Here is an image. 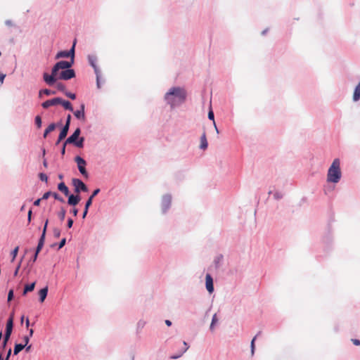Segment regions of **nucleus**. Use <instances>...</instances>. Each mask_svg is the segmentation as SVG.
<instances>
[{
  "label": "nucleus",
  "mask_w": 360,
  "mask_h": 360,
  "mask_svg": "<svg viewBox=\"0 0 360 360\" xmlns=\"http://www.w3.org/2000/svg\"><path fill=\"white\" fill-rule=\"evenodd\" d=\"M74 63V59H71V61L61 60L58 62L52 68L51 75H49L48 73H44L43 77L44 82L49 86L53 85L56 79L58 71L60 70H64L70 68Z\"/></svg>",
  "instance_id": "obj_1"
},
{
  "label": "nucleus",
  "mask_w": 360,
  "mask_h": 360,
  "mask_svg": "<svg viewBox=\"0 0 360 360\" xmlns=\"http://www.w3.org/2000/svg\"><path fill=\"white\" fill-rule=\"evenodd\" d=\"M186 91L179 87L172 88L165 95V99L172 106H174L176 102L183 103L186 99Z\"/></svg>",
  "instance_id": "obj_2"
},
{
  "label": "nucleus",
  "mask_w": 360,
  "mask_h": 360,
  "mask_svg": "<svg viewBox=\"0 0 360 360\" xmlns=\"http://www.w3.org/2000/svg\"><path fill=\"white\" fill-rule=\"evenodd\" d=\"M340 162V160L335 159L328 169L327 174V181L332 183H338L341 178Z\"/></svg>",
  "instance_id": "obj_3"
},
{
  "label": "nucleus",
  "mask_w": 360,
  "mask_h": 360,
  "mask_svg": "<svg viewBox=\"0 0 360 360\" xmlns=\"http://www.w3.org/2000/svg\"><path fill=\"white\" fill-rule=\"evenodd\" d=\"M13 319H14V314H13V313H11L10 314V316L6 323V332H5L4 340V347L6 346V345L11 335L13 327Z\"/></svg>",
  "instance_id": "obj_4"
},
{
  "label": "nucleus",
  "mask_w": 360,
  "mask_h": 360,
  "mask_svg": "<svg viewBox=\"0 0 360 360\" xmlns=\"http://www.w3.org/2000/svg\"><path fill=\"white\" fill-rule=\"evenodd\" d=\"M75 77V73L74 70L68 68L66 70H62L59 75H57V79L68 80Z\"/></svg>",
  "instance_id": "obj_5"
},
{
  "label": "nucleus",
  "mask_w": 360,
  "mask_h": 360,
  "mask_svg": "<svg viewBox=\"0 0 360 360\" xmlns=\"http://www.w3.org/2000/svg\"><path fill=\"white\" fill-rule=\"evenodd\" d=\"M75 160L77 164V167H78V169H79V171L80 172V173L85 177H87L88 173L85 169V167L86 165V161L79 156H77L75 158Z\"/></svg>",
  "instance_id": "obj_6"
},
{
  "label": "nucleus",
  "mask_w": 360,
  "mask_h": 360,
  "mask_svg": "<svg viewBox=\"0 0 360 360\" xmlns=\"http://www.w3.org/2000/svg\"><path fill=\"white\" fill-rule=\"evenodd\" d=\"M72 184L75 186V193H79L81 191L84 192H86L88 191L87 186L80 179H73Z\"/></svg>",
  "instance_id": "obj_7"
},
{
  "label": "nucleus",
  "mask_w": 360,
  "mask_h": 360,
  "mask_svg": "<svg viewBox=\"0 0 360 360\" xmlns=\"http://www.w3.org/2000/svg\"><path fill=\"white\" fill-rule=\"evenodd\" d=\"M75 42L74 43L72 47L71 48V49L70 51H60L58 52L56 56V59H58L60 58H68V57H71V59H74V56H75Z\"/></svg>",
  "instance_id": "obj_8"
},
{
  "label": "nucleus",
  "mask_w": 360,
  "mask_h": 360,
  "mask_svg": "<svg viewBox=\"0 0 360 360\" xmlns=\"http://www.w3.org/2000/svg\"><path fill=\"white\" fill-rule=\"evenodd\" d=\"M80 133H81L80 129L79 128L76 129V130L74 131V133L66 139V141L65 142V145H66L68 143H75V141L78 139Z\"/></svg>",
  "instance_id": "obj_9"
},
{
  "label": "nucleus",
  "mask_w": 360,
  "mask_h": 360,
  "mask_svg": "<svg viewBox=\"0 0 360 360\" xmlns=\"http://www.w3.org/2000/svg\"><path fill=\"white\" fill-rule=\"evenodd\" d=\"M60 101V98H54L50 100H47L44 102L41 105L44 108H48L50 106L58 105Z\"/></svg>",
  "instance_id": "obj_10"
},
{
  "label": "nucleus",
  "mask_w": 360,
  "mask_h": 360,
  "mask_svg": "<svg viewBox=\"0 0 360 360\" xmlns=\"http://www.w3.org/2000/svg\"><path fill=\"white\" fill-rule=\"evenodd\" d=\"M206 288L210 293L214 291L213 280L210 274H207L205 277Z\"/></svg>",
  "instance_id": "obj_11"
},
{
  "label": "nucleus",
  "mask_w": 360,
  "mask_h": 360,
  "mask_svg": "<svg viewBox=\"0 0 360 360\" xmlns=\"http://www.w3.org/2000/svg\"><path fill=\"white\" fill-rule=\"evenodd\" d=\"M91 65L94 68L95 73L96 75L97 86L98 88H101V71L93 60L91 61Z\"/></svg>",
  "instance_id": "obj_12"
},
{
  "label": "nucleus",
  "mask_w": 360,
  "mask_h": 360,
  "mask_svg": "<svg viewBox=\"0 0 360 360\" xmlns=\"http://www.w3.org/2000/svg\"><path fill=\"white\" fill-rule=\"evenodd\" d=\"M68 130H69L68 126L63 127V128L62 129V130L59 134L58 139L56 142V144H58L63 139L65 138V136L68 134Z\"/></svg>",
  "instance_id": "obj_13"
},
{
  "label": "nucleus",
  "mask_w": 360,
  "mask_h": 360,
  "mask_svg": "<svg viewBox=\"0 0 360 360\" xmlns=\"http://www.w3.org/2000/svg\"><path fill=\"white\" fill-rule=\"evenodd\" d=\"M80 201V197L79 195H70L68 198V204L70 205H76Z\"/></svg>",
  "instance_id": "obj_14"
},
{
  "label": "nucleus",
  "mask_w": 360,
  "mask_h": 360,
  "mask_svg": "<svg viewBox=\"0 0 360 360\" xmlns=\"http://www.w3.org/2000/svg\"><path fill=\"white\" fill-rule=\"evenodd\" d=\"M48 293V287L46 286L45 288L41 289L39 291V301L41 302H44L45 300Z\"/></svg>",
  "instance_id": "obj_15"
},
{
  "label": "nucleus",
  "mask_w": 360,
  "mask_h": 360,
  "mask_svg": "<svg viewBox=\"0 0 360 360\" xmlns=\"http://www.w3.org/2000/svg\"><path fill=\"white\" fill-rule=\"evenodd\" d=\"M207 145L208 144H207V138H206V134H205V132H203V134H202V136L200 137V148L201 149L205 150L207 148Z\"/></svg>",
  "instance_id": "obj_16"
},
{
  "label": "nucleus",
  "mask_w": 360,
  "mask_h": 360,
  "mask_svg": "<svg viewBox=\"0 0 360 360\" xmlns=\"http://www.w3.org/2000/svg\"><path fill=\"white\" fill-rule=\"evenodd\" d=\"M75 116L78 119H82L84 120L85 115H84V105H81V110H77L74 112Z\"/></svg>",
  "instance_id": "obj_17"
},
{
  "label": "nucleus",
  "mask_w": 360,
  "mask_h": 360,
  "mask_svg": "<svg viewBox=\"0 0 360 360\" xmlns=\"http://www.w3.org/2000/svg\"><path fill=\"white\" fill-rule=\"evenodd\" d=\"M58 188L65 195L68 196L69 195V189H68V186L63 182H61L58 184Z\"/></svg>",
  "instance_id": "obj_18"
},
{
  "label": "nucleus",
  "mask_w": 360,
  "mask_h": 360,
  "mask_svg": "<svg viewBox=\"0 0 360 360\" xmlns=\"http://www.w3.org/2000/svg\"><path fill=\"white\" fill-rule=\"evenodd\" d=\"M360 99V81L357 86L355 87L354 94H353V100L354 101H357Z\"/></svg>",
  "instance_id": "obj_19"
},
{
  "label": "nucleus",
  "mask_w": 360,
  "mask_h": 360,
  "mask_svg": "<svg viewBox=\"0 0 360 360\" xmlns=\"http://www.w3.org/2000/svg\"><path fill=\"white\" fill-rule=\"evenodd\" d=\"M60 101L61 102H60L59 104L62 105L65 109L73 111V108L70 102L68 101L63 100L62 98H60Z\"/></svg>",
  "instance_id": "obj_20"
},
{
  "label": "nucleus",
  "mask_w": 360,
  "mask_h": 360,
  "mask_svg": "<svg viewBox=\"0 0 360 360\" xmlns=\"http://www.w3.org/2000/svg\"><path fill=\"white\" fill-rule=\"evenodd\" d=\"M35 282H33L31 284L25 285L23 290V295H25L28 292H31L34 289Z\"/></svg>",
  "instance_id": "obj_21"
},
{
  "label": "nucleus",
  "mask_w": 360,
  "mask_h": 360,
  "mask_svg": "<svg viewBox=\"0 0 360 360\" xmlns=\"http://www.w3.org/2000/svg\"><path fill=\"white\" fill-rule=\"evenodd\" d=\"M162 204L165 207V210L167 209L171 204V197L169 195H166L163 197Z\"/></svg>",
  "instance_id": "obj_22"
},
{
  "label": "nucleus",
  "mask_w": 360,
  "mask_h": 360,
  "mask_svg": "<svg viewBox=\"0 0 360 360\" xmlns=\"http://www.w3.org/2000/svg\"><path fill=\"white\" fill-rule=\"evenodd\" d=\"M44 240H45V237L41 236V238L39 240V243H38V245L36 249V252H37V254H39V252L42 249L44 244Z\"/></svg>",
  "instance_id": "obj_23"
},
{
  "label": "nucleus",
  "mask_w": 360,
  "mask_h": 360,
  "mask_svg": "<svg viewBox=\"0 0 360 360\" xmlns=\"http://www.w3.org/2000/svg\"><path fill=\"white\" fill-rule=\"evenodd\" d=\"M25 347V345L22 344H16L14 347L13 353L15 355H17L20 351H22Z\"/></svg>",
  "instance_id": "obj_24"
},
{
  "label": "nucleus",
  "mask_w": 360,
  "mask_h": 360,
  "mask_svg": "<svg viewBox=\"0 0 360 360\" xmlns=\"http://www.w3.org/2000/svg\"><path fill=\"white\" fill-rule=\"evenodd\" d=\"M218 321H219V319L217 318V314H215L213 316V317H212V322H211V324H210V329L211 331H214V326L218 323Z\"/></svg>",
  "instance_id": "obj_25"
},
{
  "label": "nucleus",
  "mask_w": 360,
  "mask_h": 360,
  "mask_svg": "<svg viewBox=\"0 0 360 360\" xmlns=\"http://www.w3.org/2000/svg\"><path fill=\"white\" fill-rule=\"evenodd\" d=\"M55 128H56L55 124L52 123V124H49V127L44 131V137L46 138L48 134L51 132L52 131H53L55 129Z\"/></svg>",
  "instance_id": "obj_26"
},
{
  "label": "nucleus",
  "mask_w": 360,
  "mask_h": 360,
  "mask_svg": "<svg viewBox=\"0 0 360 360\" xmlns=\"http://www.w3.org/2000/svg\"><path fill=\"white\" fill-rule=\"evenodd\" d=\"M260 333H261V332H259V333H258V334H257L256 336H255V337L253 338V339L252 340V341H251L250 347H251V354H252V356H253V355H254V354H255V340H256V338H257V335H258L259 334H260Z\"/></svg>",
  "instance_id": "obj_27"
},
{
  "label": "nucleus",
  "mask_w": 360,
  "mask_h": 360,
  "mask_svg": "<svg viewBox=\"0 0 360 360\" xmlns=\"http://www.w3.org/2000/svg\"><path fill=\"white\" fill-rule=\"evenodd\" d=\"M43 94L46 95V96H49V95H51V94H55L56 92L46 89L41 90L39 91V96H41V94Z\"/></svg>",
  "instance_id": "obj_28"
},
{
  "label": "nucleus",
  "mask_w": 360,
  "mask_h": 360,
  "mask_svg": "<svg viewBox=\"0 0 360 360\" xmlns=\"http://www.w3.org/2000/svg\"><path fill=\"white\" fill-rule=\"evenodd\" d=\"M208 118H209L210 120H213V123H214V125L215 129H216L217 132V133H219L218 129H217V126H216V124H215V122H214V112H213V111H212V110H210L209 111V112H208Z\"/></svg>",
  "instance_id": "obj_29"
},
{
  "label": "nucleus",
  "mask_w": 360,
  "mask_h": 360,
  "mask_svg": "<svg viewBox=\"0 0 360 360\" xmlns=\"http://www.w3.org/2000/svg\"><path fill=\"white\" fill-rule=\"evenodd\" d=\"M65 213H66V211L64 208H61V210L58 212V216L61 221L64 220L65 217Z\"/></svg>",
  "instance_id": "obj_30"
},
{
  "label": "nucleus",
  "mask_w": 360,
  "mask_h": 360,
  "mask_svg": "<svg viewBox=\"0 0 360 360\" xmlns=\"http://www.w3.org/2000/svg\"><path fill=\"white\" fill-rule=\"evenodd\" d=\"M84 141V139L83 137H82L79 139V141H76L75 143H74V144L78 148H82Z\"/></svg>",
  "instance_id": "obj_31"
},
{
  "label": "nucleus",
  "mask_w": 360,
  "mask_h": 360,
  "mask_svg": "<svg viewBox=\"0 0 360 360\" xmlns=\"http://www.w3.org/2000/svg\"><path fill=\"white\" fill-rule=\"evenodd\" d=\"M35 124L38 128H40L41 126V119L39 115L36 116L35 117Z\"/></svg>",
  "instance_id": "obj_32"
},
{
  "label": "nucleus",
  "mask_w": 360,
  "mask_h": 360,
  "mask_svg": "<svg viewBox=\"0 0 360 360\" xmlns=\"http://www.w3.org/2000/svg\"><path fill=\"white\" fill-rule=\"evenodd\" d=\"M18 250H19V248L18 247H16L14 248V250L12 251L11 252V255H12V262L15 259L17 255H18Z\"/></svg>",
  "instance_id": "obj_33"
},
{
  "label": "nucleus",
  "mask_w": 360,
  "mask_h": 360,
  "mask_svg": "<svg viewBox=\"0 0 360 360\" xmlns=\"http://www.w3.org/2000/svg\"><path fill=\"white\" fill-rule=\"evenodd\" d=\"M184 348L183 351L181 352V353L179 355H178V356H173L172 357L173 359H176V358L179 357L180 356H181V354L183 353H184L185 352L187 351V349H188V345H187V343L186 342H184Z\"/></svg>",
  "instance_id": "obj_34"
},
{
  "label": "nucleus",
  "mask_w": 360,
  "mask_h": 360,
  "mask_svg": "<svg viewBox=\"0 0 360 360\" xmlns=\"http://www.w3.org/2000/svg\"><path fill=\"white\" fill-rule=\"evenodd\" d=\"M52 195L53 196V198L56 199V200H59L60 202H64V199L63 198H61L58 193H53Z\"/></svg>",
  "instance_id": "obj_35"
},
{
  "label": "nucleus",
  "mask_w": 360,
  "mask_h": 360,
  "mask_svg": "<svg viewBox=\"0 0 360 360\" xmlns=\"http://www.w3.org/2000/svg\"><path fill=\"white\" fill-rule=\"evenodd\" d=\"M53 236L55 238H59L60 236V231L59 229L55 228L53 229Z\"/></svg>",
  "instance_id": "obj_36"
},
{
  "label": "nucleus",
  "mask_w": 360,
  "mask_h": 360,
  "mask_svg": "<svg viewBox=\"0 0 360 360\" xmlns=\"http://www.w3.org/2000/svg\"><path fill=\"white\" fill-rule=\"evenodd\" d=\"M39 179L42 181H46V182L48 181V177H47L46 174H45L44 173H40L39 174Z\"/></svg>",
  "instance_id": "obj_37"
},
{
  "label": "nucleus",
  "mask_w": 360,
  "mask_h": 360,
  "mask_svg": "<svg viewBox=\"0 0 360 360\" xmlns=\"http://www.w3.org/2000/svg\"><path fill=\"white\" fill-rule=\"evenodd\" d=\"M92 201L93 196H90L86 202L85 207L89 208L91 205Z\"/></svg>",
  "instance_id": "obj_38"
},
{
  "label": "nucleus",
  "mask_w": 360,
  "mask_h": 360,
  "mask_svg": "<svg viewBox=\"0 0 360 360\" xmlns=\"http://www.w3.org/2000/svg\"><path fill=\"white\" fill-rule=\"evenodd\" d=\"M48 223H49V220L46 219V221H45V224H44V229H43V231H42V234H41V236L45 237L46 232V229H47V226H48Z\"/></svg>",
  "instance_id": "obj_39"
},
{
  "label": "nucleus",
  "mask_w": 360,
  "mask_h": 360,
  "mask_svg": "<svg viewBox=\"0 0 360 360\" xmlns=\"http://www.w3.org/2000/svg\"><path fill=\"white\" fill-rule=\"evenodd\" d=\"M13 298V290H10L8 294V302H10Z\"/></svg>",
  "instance_id": "obj_40"
},
{
  "label": "nucleus",
  "mask_w": 360,
  "mask_h": 360,
  "mask_svg": "<svg viewBox=\"0 0 360 360\" xmlns=\"http://www.w3.org/2000/svg\"><path fill=\"white\" fill-rule=\"evenodd\" d=\"M52 194H53V193H51V192H50V191L46 192V193L43 195V196H42V198H41V199H43V200H46V199H48V198H49V197L50 195H52Z\"/></svg>",
  "instance_id": "obj_41"
},
{
  "label": "nucleus",
  "mask_w": 360,
  "mask_h": 360,
  "mask_svg": "<svg viewBox=\"0 0 360 360\" xmlns=\"http://www.w3.org/2000/svg\"><path fill=\"white\" fill-rule=\"evenodd\" d=\"M65 95L69 97L70 98L74 100L76 98V95L73 93H70V92H66L65 93Z\"/></svg>",
  "instance_id": "obj_42"
},
{
  "label": "nucleus",
  "mask_w": 360,
  "mask_h": 360,
  "mask_svg": "<svg viewBox=\"0 0 360 360\" xmlns=\"http://www.w3.org/2000/svg\"><path fill=\"white\" fill-rule=\"evenodd\" d=\"M56 86H57L58 90H60L62 91H63L65 90V85L63 84L62 83H58Z\"/></svg>",
  "instance_id": "obj_43"
},
{
  "label": "nucleus",
  "mask_w": 360,
  "mask_h": 360,
  "mask_svg": "<svg viewBox=\"0 0 360 360\" xmlns=\"http://www.w3.org/2000/svg\"><path fill=\"white\" fill-rule=\"evenodd\" d=\"M65 243H66V239L63 238L59 243L58 248L59 249L62 248L65 245Z\"/></svg>",
  "instance_id": "obj_44"
},
{
  "label": "nucleus",
  "mask_w": 360,
  "mask_h": 360,
  "mask_svg": "<svg viewBox=\"0 0 360 360\" xmlns=\"http://www.w3.org/2000/svg\"><path fill=\"white\" fill-rule=\"evenodd\" d=\"M70 120H71V115H68L67 117V120H66V123H65V126H68V127H70Z\"/></svg>",
  "instance_id": "obj_45"
},
{
  "label": "nucleus",
  "mask_w": 360,
  "mask_h": 360,
  "mask_svg": "<svg viewBox=\"0 0 360 360\" xmlns=\"http://www.w3.org/2000/svg\"><path fill=\"white\" fill-rule=\"evenodd\" d=\"M29 340H30V337L29 336H25L23 338V341L25 342L23 345H25V347L27 345V344L29 342Z\"/></svg>",
  "instance_id": "obj_46"
},
{
  "label": "nucleus",
  "mask_w": 360,
  "mask_h": 360,
  "mask_svg": "<svg viewBox=\"0 0 360 360\" xmlns=\"http://www.w3.org/2000/svg\"><path fill=\"white\" fill-rule=\"evenodd\" d=\"M72 224H73V220L72 219H69L68 220V224H67L68 227L69 229H70L72 226Z\"/></svg>",
  "instance_id": "obj_47"
},
{
  "label": "nucleus",
  "mask_w": 360,
  "mask_h": 360,
  "mask_svg": "<svg viewBox=\"0 0 360 360\" xmlns=\"http://www.w3.org/2000/svg\"><path fill=\"white\" fill-rule=\"evenodd\" d=\"M100 192V189L99 188H97L96 189L93 193L91 194V196H93V198Z\"/></svg>",
  "instance_id": "obj_48"
},
{
  "label": "nucleus",
  "mask_w": 360,
  "mask_h": 360,
  "mask_svg": "<svg viewBox=\"0 0 360 360\" xmlns=\"http://www.w3.org/2000/svg\"><path fill=\"white\" fill-rule=\"evenodd\" d=\"M6 75L0 73V83L2 84L4 82Z\"/></svg>",
  "instance_id": "obj_49"
},
{
  "label": "nucleus",
  "mask_w": 360,
  "mask_h": 360,
  "mask_svg": "<svg viewBox=\"0 0 360 360\" xmlns=\"http://www.w3.org/2000/svg\"><path fill=\"white\" fill-rule=\"evenodd\" d=\"M353 343L355 345H360V340H357V339H352V340Z\"/></svg>",
  "instance_id": "obj_50"
},
{
  "label": "nucleus",
  "mask_w": 360,
  "mask_h": 360,
  "mask_svg": "<svg viewBox=\"0 0 360 360\" xmlns=\"http://www.w3.org/2000/svg\"><path fill=\"white\" fill-rule=\"evenodd\" d=\"M20 264H19L18 265V266L16 267V269H15V271H14V276H16L18 275V271H19V269H20Z\"/></svg>",
  "instance_id": "obj_51"
},
{
  "label": "nucleus",
  "mask_w": 360,
  "mask_h": 360,
  "mask_svg": "<svg viewBox=\"0 0 360 360\" xmlns=\"http://www.w3.org/2000/svg\"><path fill=\"white\" fill-rule=\"evenodd\" d=\"M88 210H89V208L84 207V211L83 212V215H82L83 218L86 217L87 212H88Z\"/></svg>",
  "instance_id": "obj_52"
},
{
  "label": "nucleus",
  "mask_w": 360,
  "mask_h": 360,
  "mask_svg": "<svg viewBox=\"0 0 360 360\" xmlns=\"http://www.w3.org/2000/svg\"><path fill=\"white\" fill-rule=\"evenodd\" d=\"M11 352H12V351H11V349H10L8 351V353H7V355H6V357L5 360H8V359H9V357H10V356H11Z\"/></svg>",
  "instance_id": "obj_53"
},
{
  "label": "nucleus",
  "mask_w": 360,
  "mask_h": 360,
  "mask_svg": "<svg viewBox=\"0 0 360 360\" xmlns=\"http://www.w3.org/2000/svg\"><path fill=\"white\" fill-rule=\"evenodd\" d=\"M41 200V199H40V198H39V199L36 200L34 202V205L35 206H39V205H40Z\"/></svg>",
  "instance_id": "obj_54"
},
{
  "label": "nucleus",
  "mask_w": 360,
  "mask_h": 360,
  "mask_svg": "<svg viewBox=\"0 0 360 360\" xmlns=\"http://www.w3.org/2000/svg\"><path fill=\"white\" fill-rule=\"evenodd\" d=\"M31 216H32V210H29L28 214H27L28 221H31Z\"/></svg>",
  "instance_id": "obj_55"
},
{
  "label": "nucleus",
  "mask_w": 360,
  "mask_h": 360,
  "mask_svg": "<svg viewBox=\"0 0 360 360\" xmlns=\"http://www.w3.org/2000/svg\"><path fill=\"white\" fill-rule=\"evenodd\" d=\"M72 213H73L74 216H77V213H78V210H77V209H76V208H74V209L72 210Z\"/></svg>",
  "instance_id": "obj_56"
},
{
  "label": "nucleus",
  "mask_w": 360,
  "mask_h": 360,
  "mask_svg": "<svg viewBox=\"0 0 360 360\" xmlns=\"http://www.w3.org/2000/svg\"><path fill=\"white\" fill-rule=\"evenodd\" d=\"M37 256H38V254H37V252H35L34 255L33 256V259H32L33 262H34L37 260Z\"/></svg>",
  "instance_id": "obj_57"
},
{
  "label": "nucleus",
  "mask_w": 360,
  "mask_h": 360,
  "mask_svg": "<svg viewBox=\"0 0 360 360\" xmlns=\"http://www.w3.org/2000/svg\"><path fill=\"white\" fill-rule=\"evenodd\" d=\"M165 323L168 326H170L172 325V322L169 320H166Z\"/></svg>",
  "instance_id": "obj_58"
},
{
  "label": "nucleus",
  "mask_w": 360,
  "mask_h": 360,
  "mask_svg": "<svg viewBox=\"0 0 360 360\" xmlns=\"http://www.w3.org/2000/svg\"><path fill=\"white\" fill-rule=\"evenodd\" d=\"M65 146L66 145H65V143H64L63 146V148H62V151H61L63 155L65 154Z\"/></svg>",
  "instance_id": "obj_59"
},
{
  "label": "nucleus",
  "mask_w": 360,
  "mask_h": 360,
  "mask_svg": "<svg viewBox=\"0 0 360 360\" xmlns=\"http://www.w3.org/2000/svg\"><path fill=\"white\" fill-rule=\"evenodd\" d=\"M31 347H32V346H31V345H29V346L26 347V349H26V352H30V349H31Z\"/></svg>",
  "instance_id": "obj_60"
},
{
  "label": "nucleus",
  "mask_w": 360,
  "mask_h": 360,
  "mask_svg": "<svg viewBox=\"0 0 360 360\" xmlns=\"http://www.w3.org/2000/svg\"><path fill=\"white\" fill-rule=\"evenodd\" d=\"M29 325H30V321H29V319H27V320H26V327L28 328Z\"/></svg>",
  "instance_id": "obj_61"
},
{
  "label": "nucleus",
  "mask_w": 360,
  "mask_h": 360,
  "mask_svg": "<svg viewBox=\"0 0 360 360\" xmlns=\"http://www.w3.org/2000/svg\"><path fill=\"white\" fill-rule=\"evenodd\" d=\"M33 333H34L33 329H30V336H32Z\"/></svg>",
  "instance_id": "obj_62"
},
{
  "label": "nucleus",
  "mask_w": 360,
  "mask_h": 360,
  "mask_svg": "<svg viewBox=\"0 0 360 360\" xmlns=\"http://www.w3.org/2000/svg\"><path fill=\"white\" fill-rule=\"evenodd\" d=\"M43 164L44 167H47V162L46 160L44 161Z\"/></svg>",
  "instance_id": "obj_63"
},
{
  "label": "nucleus",
  "mask_w": 360,
  "mask_h": 360,
  "mask_svg": "<svg viewBox=\"0 0 360 360\" xmlns=\"http://www.w3.org/2000/svg\"><path fill=\"white\" fill-rule=\"evenodd\" d=\"M0 360H5V359H4V358H3L2 354H0Z\"/></svg>",
  "instance_id": "obj_64"
}]
</instances>
